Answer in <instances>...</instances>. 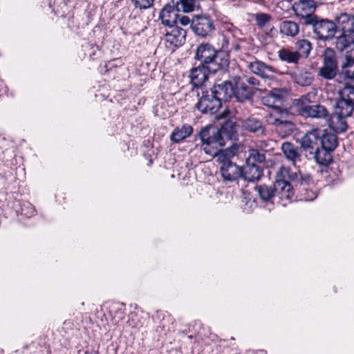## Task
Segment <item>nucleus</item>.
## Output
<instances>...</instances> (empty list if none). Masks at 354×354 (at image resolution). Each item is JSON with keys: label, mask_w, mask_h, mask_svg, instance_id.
Returning a JSON list of instances; mask_svg holds the SVG:
<instances>
[{"label": "nucleus", "mask_w": 354, "mask_h": 354, "mask_svg": "<svg viewBox=\"0 0 354 354\" xmlns=\"http://www.w3.org/2000/svg\"><path fill=\"white\" fill-rule=\"evenodd\" d=\"M248 68L252 73L264 79H272L273 74L276 73L274 67L259 60L250 62Z\"/></svg>", "instance_id": "obj_15"}, {"label": "nucleus", "mask_w": 354, "mask_h": 354, "mask_svg": "<svg viewBox=\"0 0 354 354\" xmlns=\"http://www.w3.org/2000/svg\"><path fill=\"white\" fill-rule=\"evenodd\" d=\"M195 58L201 62L200 65L206 66L212 73L228 66V60L224 53L216 50L209 44H202L197 48Z\"/></svg>", "instance_id": "obj_2"}, {"label": "nucleus", "mask_w": 354, "mask_h": 354, "mask_svg": "<svg viewBox=\"0 0 354 354\" xmlns=\"http://www.w3.org/2000/svg\"><path fill=\"white\" fill-rule=\"evenodd\" d=\"M295 48L300 59H306L312 50L313 46L309 40L301 39L295 42Z\"/></svg>", "instance_id": "obj_30"}, {"label": "nucleus", "mask_w": 354, "mask_h": 354, "mask_svg": "<svg viewBox=\"0 0 354 354\" xmlns=\"http://www.w3.org/2000/svg\"><path fill=\"white\" fill-rule=\"evenodd\" d=\"M279 31L287 37H295L299 34V27L295 21L286 20L281 22Z\"/></svg>", "instance_id": "obj_29"}, {"label": "nucleus", "mask_w": 354, "mask_h": 354, "mask_svg": "<svg viewBox=\"0 0 354 354\" xmlns=\"http://www.w3.org/2000/svg\"><path fill=\"white\" fill-rule=\"evenodd\" d=\"M267 121L268 123L274 125L278 131H281L284 129L286 133H290L294 129V124L292 122L280 118H276L272 114L267 117Z\"/></svg>", "instance_id": "obj_25"}, {"label": "nucleus", "mask_w": 354, "mask_h": 354, "mask_svg": "<svg viewBox=\"0 0 354 354\" xmlns=\"http://www.w3.org/2000/svg\"><path fill=\"white\" fill-rule=\"evenodd\" d=\"M256 189L263 201H270L271 199L276 196L274 185L268 186L266 185H261L256 187Z\"/></svg>", "instance_id": "obj_33"}, {"label": "nucleus", "mask_w": 354, "mask_h": 354, "mask_svg": "<svg viewBox=\"0 0 354 354\" xmlns=\"http://www.w3.org/2000/svg\"><path fill=\"white\" fill-rule=\"evenodd\" d=\"M242 127L257 136H263L265 134V127L261 120L255 118H248L241 122Z\"/></svg>", "instance_id": "obj_21"}, {"label": "nucleus", "mask_w": 354, "mask_h": 354, "mask_svg": "<svg viewBox=\"0 0 354 354\" xmlns=\"http://www.w3.org/2000/svg\"><path fill=\"white\" fill-rule=\"evenodd\" d=\"M206 66L198 65L192 68L189 71L191 83L194 87L201 86L208 79V74L211 73Z\"/></svg>", "instance_id": "obj_16"}, {"label": "nucleus", "mask_w": 354, "mask_h": 354, "mask_svg": "<svg viewBox=\"0 0 354 354\" xmlns=\"http://www.w3.org/2000/svg\"><path fill=\"white\" fill-rule=\"evenodd\" d=\"M292 8L295 15L303 20V24L305 26L307 24H310L311 19L316 16L314 14L316 4L313 0H299L298 2L294 3Z\"/></svg>", "instance_id": "obj_8"}, {"label": "nucleus", "mask_w": 354, "mask_h": 354, "mask_svg": "<svg viewBox=\"0 0 354 354\" xmlns=\"http://www.w3.org/2000/svg\"><path fill=\"white\" fill-rule=\"evenodd\" d=\"M319 140V130L313 129L308 131L300 139L301 147L310 154L318 147Z\"/></svg>", "instance_id": "obj_12"}, {"label": "nucleus", "mask_w": 354, "mask_h": 354, "mask_svg": "<svg viewBox=\"0 0 354 354\" xmlns=\"http://www.w3.org/2000/svg\"><path fill=\"white\" fill-rule=\"evenodd\" d=\"M178 19L182 26H187L190 23V19L187 16H178Z\"/></svg>", "instance_id": "obj_44"}, {"label": "nucleus", "mask_w": 354, "mask_h": 354, "mask_svg": "<svg viewBox=\"0 0 354 354\" xmlns=\"http://www.w3.org/2000/svg\"><path fill=\"white\" fill-rule=\"evenodd\" d=\"M154 0H132L134 6L139 9H147L152 6Z\"/></svg>", "instance_id": "obj_42"}, {"label": "nucleus", "mask_w": 354, "mask_h": 354, "mask_svg": "<svg viewBox=\"0 0 354 354\" xmlns=\"http://www.w3.org/2000/svg\"><path fill=\"white\" fill-rule=\"evenodd\" d=\"M241 176L245 180L255 181L260 179L263 171L259 165L246 162V165L241 167Z\"/></svg>", "instance_id": "obj_19"}, {"label": "nucleus", "mask_w": 354, "mask_h": 354, "mask_svg": "<svg viewBox=\"0 0 354 354\" xmlns=\"http://www.w3.org/2000/svg\"><path fill=\"white\" fill-rule=\"evenodd\" d=\"M337 113H333L330 117L328 116L327 121L329 127L335 133H342L347 129V123L346 118Z\"/></svg>", "instance_id": "obj_20"}, {"label": "nucleus", "mask_w": 354, "mask_h": 354, "mask_svg": "<svg viewBox=\"0 0 354 354\" xmlns=\"http://www.w3.org/2000/svg\"><path fill=\"white\" fill-rule=\"evenodd\" d=\"M294 174L290 169V168L281 166L276 174V180H281L283 182L291 181V175Z\"/></svg>", "instance_id": "obj_40"}, {"label": "nucleus", "mask_w": 354, "mask_h": 354, "mask_svg": "<svg viewBox=\"0 0 354 354\" xmlns=\"http://www.w3.org/2000/svg\"><path fill=\"white\" fill-rule=\"evenodd\" d=\"M237 150V147L234 145L218 150L215 155L211 156L216 157L218 162L221 164L220 173L224 182L232 183L241 176V167L231 161V158L236 154Z\"/></svg>", "instance_id": "obj_3"}, {"label": "nucleus", "mask_w": 354, "mask_h": 354, "mask_svg": "<svg viewBox=\"0 0 354 354\" xmlns=\"http://www.w3.org/2000/svg\"><path fill=\"white\" fill-rule=\"evenodd\" d=\"M281 149L287 160L295 165L301 161L300 149L291 142H286L281 145Z\"/></svg>", "instance_id": "obj_18"}, {"label": "nucleus", "mask_w": 354, "mask_h": 354, "mask_svg": "<svg viewBox=\"0 0 354 354\" xmlns=\"http://www.w3.org/2000/svg\"><path fill=\"white\" fill-rule=\"evenodd\" d=\"M234 86V95L239 102L251 99L255 93V88L250 86L243 80L237 77Z\"/></svg>", "instance_id": "obj_13"}, {"label": "nucleus", "mask_w": 354, "mask_h": 354, "mask_svg": "<svg viewBox=\"0 0 354 354\" xmlns=\"http://www.w3.org/2000/svg\"><path fill=\"white\" fill-rule=\"evenodd\" d=\"M319 142L321 147L330 151H334L337 147V138L335 133L333 132L323 131L322 133H319Z\"/></svg>", "instance_id": "obj_24"}, {"label": "nucleus", "mask_w": 354, "mask_h": 354, "mask_svg": "<svg viewBox=\"0 0 354 354\" xmlns=\"http://www.w3.org/2000/svg\"><path fill=\"white\" fill-rule=\"evenodd\" d=\"M193 133V128L189 124H184L181 127H176L170 135V140L174 143H179Z\"/></svg>", "instance_id": "obj_23"}, {"label": "nucleus", "mask_w": 354, "mask_h": 354, "mask_svg": "<svg viewBox=\"0 0 354 354\" xmlns=\"http://www.w3.org/2000/svg\"><path fill=\"white\" fill-rule=\"evenodd\" d=\"M310 24L306 26H312L313 32L319 40L326 41L334 37L337 27L335 23L328 19H323L316 15L311 19Z\"/></svg>", "instance_id": "obj_5"}, {"label": "nucleus", "mask_w": 354, "mask_h": 354, "mask_svg": "<svg viewBox=\"0 0 354 354\" xmlns=\"http://www.w3.org/2000/svg\"><path fill=\"white\" fill-rule=\"evenodd\" d=\"M177 12L178 11L176 10L174 5H166L161 10L159 19L165 26L169 27L174 26L178 22V15Z\"/></svg>", "instance_id": "obj_17"}, {"label": "nucleus", "mask_w": 354, "mask_h": 354, "mask_svg": "<svg viewBox=\"0 0 354 354\" xmlns=\"http://www.w3.org/2000/svg\"><path fill=\"white\" fill-rule=\"evenodd\" d=\"M266 160V156L263 151L257 149H250L248 151L247 162L251 164L262 163Z\"/></svg>", "instance_id": "obj_34"}, {"label": "nucleus", "mask_w": 354, "mask_h": 354, "mask_svg": "<svg viewBox=\"0 0 354 354\" xmlns=\"http://www.w3.org/2000/svg\"><path fill=\"white\" fill-rule=\"evenodd\" d=\"M310 95H306L297 100L296 104L299 113L305 116L317 119H326L328 112L324 106L311 104Z\"/></svg>", "instance_id": "obj_6"}, {"label": "nucleus", "mask_w": 354, "mask_h": 354, "mask_svg": "<svg viewBox=\"0 0 354 354\" xmlns=\"http://www.w3.org/2000/svg\"><path fill=\"white\" fill-rule=\"evenodd\" d=\"M354 41V34L348 35V33L343 34L339 37L335 38V47L339 51H345L348 50V48L351 46V42Z\"/></svg>", "instance_id": "obj_32"}, {"label": "nucleus", "mask_w": 354, "mask_h": 354, "mask_svg": "<svg viewBox=\"0 0 354 354\" xmlns=\"http://www.w3.org/2000/svg\"><path fill=\"white\" fill-rule=\"evenodd\" d=\"M191 28L196 35L201 37L210 35L215 29L213 20L207 15H196Z\"/></svg>", "instance_id": "obj_9"}, {"label": "nucleus", "mask_w": 354, "mask_h": 354, "mask_svg": "<svg viewBox=\"0 0 354 354\" xmlns=\"http://www.w3.org/2000/svg\"><path fill=\"white\" fill-rule=\"evenodd\" d=\"M255 20L259 27H263L271 20V16L266 13H257L255 15Z\"/></svg>", "instance_id": "obj_41"}, {"label": "nucleus", "mask_w": 354, "mask_h": 354, "mask_svg": "<svg viewBox=\"0 0 354 354\" xmlns=\"http://www.w3.org/2000/svg\"><path fill=\"white\" fill-rule=\"evenodd\" d=\"M170 30L165 34L164 40L167 47H178L185 41L186 31L178 26L169 27Z\"/></svg>", "instance_id": "obj_10"}, {"label": "nucleus", "mask_w": 354, "mask_h": 354, "mask_svg": "<svg viewBox=\"0 0 354 354\" xmlns=\"http://www.w3.org/2000/svg\"><path fill=\"white\" fill-rule=\"evenodd\" d=\"M197 96L198 102L195 107L203 114H214L221 107V102L209 90L202 89L201 93H198Z\"/></svg>", "instance_id": "obj_7"}, {"label": "nucleus", "mask_w": 354, "mask_h": 354, "mask_svg": "<svg viewBox=\"0 0 354 354\" xmlns=\"http://www.w3.org/2000/svg\"><path fill=\"white\" fill-rule=\"evenodd\" d=\"M172 3L178 12H189L194 10V0H172Z\"/></svg>", "instance_id": "obj_35"}, {"label": "nucleus", "mask_w": 354, "mask_h": 354, "mask_svg": "<svg viewBox=\"0 0 354 354\" xmlns=\"http://www.w3.org/2000/svg\"><path fill=\"white\" fill-rule=\"evenodd\" d=\"M339 97L354 104V86L346 85L338 91Z\"/></svg>", "instance_id": "obj_37"}, {"label": "nucleus", "mask_w": 354, "mask_h": 354, "mask_svg": "<svg viewBox=\"0 0 354 354\" xmlns=\"http://www.w3.org/2000/svg\"><path fill=\"white\" fill-rule=\"evenodd\" d=\"M274 185L276 196L281 200H289L294 194L292 186L289 182L275 180Z\"/></svg>", "instance_id": "obj_22"}, {"label": "nucleus", "mask_w": 354, "mask_h": 354, "mask_svg": "<svg viewBox=\"0 0 354 354\" xmlns=\"http://www.w3.org/2000/svg\"><path fill=\"white\" fill-rule=\"evenodd\" d=\"M337 31L343 34H354V15L347 13H341L335 17Z\"/></svg>", "instance_id": "obj_14"}, {"label": "nucleus", "mask_w": 354, "mask_h": 354, "mask_svg": "<svg viewBox=\"0 0 354 354\" xmlns=\"http://www.w3.org/2000/svg\"><path fill=\"white\" fill-rule=\"evenodd\" d=\"M354 110V104L339 97L335 104V112L344 117L351 115Z\"/></svg>", "instance_id": "obj_31"}, {"label": "nucleus", "mask_w": 354, "mask_h": 354, "mask_svg": "<svg viewBox=\"0 0 354 354\" xmlns=\"http://www.w3.org/2000/svg\"><path fill=\"white\" fill-rule=\"evenodd\" d=\"M209 91L215 97L222 103L223 101H227L234 95V86L230 81H223L221 83L215 84Z\"/></svg>", "instance_id": "obj_11"}, {"label": "nucleus", "mask_w": 354, "mask_h": 354, "mask_svg": "<svg viewBox=\"0 0 354 354\" xmlns=\"http://www.w3.org/2000/svg\"><path fill=\"white\" fill-rule=\"evenodd\" d=\"M245 82L250 86L254 87L255 88V90L257 89L256 86H257L259 84V80L257 78L254 77H250L248 78H246Z\"/></svg>", "instance_id": "obj_43"}, {"label": "nucleus", "mask_w": 354, "mask_h": 354, "mask_svg": "<svg viewBox=\"0 0 354 354\" xmlns=\"http://www.w3.org/2000/svg\"><path fill=\"white\" fill-rule=\"evenodd\" d=\"M342 73L348 79H354V59L345 58L342 66Z\"/></svg>", "instance_id": "obj_39"}, {"label": "nucleus", "mask_w": 354, "mask_h": 354, "mask_svg": "<svg viewBox=\"0 0 354 354\" xmlns=\"http://www.w3.org/2000/svg\"><path fill=\"white\" fill-rule=\"evenodd\" d=\"M290 75L295 82L301 86L310 85L314 80L313 74L306 69H301L298 72H292Z\"/></svg>", "instance_id": "obj_28"}, {"label": "nucleus", "mask_w": 354, "mask_h": 354, "mask_svg": "<svg viewBox=\"0 0 354 354\" xmlns=\"http://www.w3.org/2000/svg\"><path fill=\"white\" fill-rule=\"evenodd\" d=\"M263 104L268 106L277 108L278 103L281 102V97L275 92H271L269 95L263 98Z\"/></svg>", "instance_id": "obj_38"}, {"label": "nucleus", "mask_w": 354, "mask_h": 354, "mask_svg": "<svg viewBox=\"0 0 354 354\" xmlns=\"http://www.w3.org/2000/svg\"><path fill=\"white\" fill-rule=\"evenodd\" d=\"M311 176L308 174H302L300 171H295L291 175V181L295 185L304 186L309 185L311 181Z\"/></svg>", "instance_id": "obj_36"}, {"label": "nucleus", "mask_w": 354, "mask_h": 354, "mask_svg": "<svg viewBox=\"0 0 354 354\" xmlns=\"http://www.w3.org/2000/svg\"><path fill=\"white\" fill-rule=\"evenodd\" d=\"M332 151L326 149L321 147H317L310 155L315 159L317 163L322 165H328L332 161Z\"/></svg>", "instance_id": "obj_27"}, {"label": "nucleus", "mask_w": 354, "mask_h": 354, "mask_svg": "<svg viewBox=\"0 0 354 354\" xmlns=\"http://www.w3.org/2000/svg\"><path fill=\"white\" fill-rule=\"evenodd\" d=\"M279 59L287 64H297L301 59L299 54L291 48H282L278 51Z\"/></svg>", "instance_id": "obj_26"}, {"label": "nucleus", "mask_w": 354, "mask_h": 354, "mask_svg": "<svg viewBox=\"0 0 354 354\" xmlns=\"http://www.w3.org/2000/svg\"><path fill=\"white\" fill-rule=\"evenodd\" d=\"M322 57V66L319 68L318 76L326 80L335 79L339 71L335 51L332 48L327 47L324 49Z\"/></svg>", "instance_id": "obj_4"}, {"label": "nucleus", "mask_w": 354, "mask_h": 354, "mask_svg": "<svg viewBox=\"0 0 354 354\" xmlns=\"http://www.w3.org/2000/svg\"><path fill=\"white\" fill-rule=\"evenodd\" d=\"M236 133V126L232 120L226 121L219 129L212 125L205 127L199 133L201 149L206 154L214 156L225 145L226 139H235Z\"/></svg>", "instance_id": "obj_1"}]
</instances>
